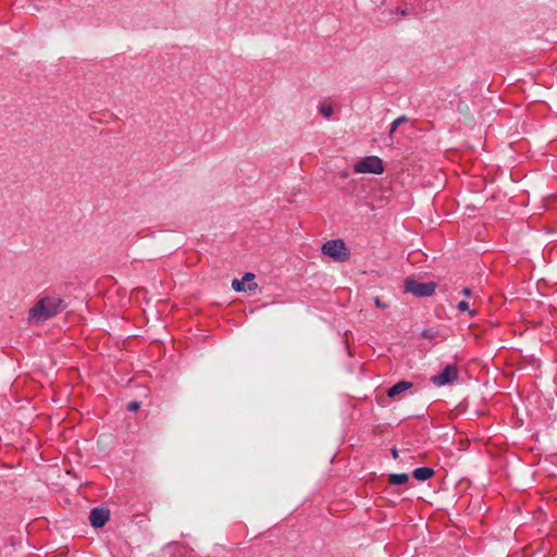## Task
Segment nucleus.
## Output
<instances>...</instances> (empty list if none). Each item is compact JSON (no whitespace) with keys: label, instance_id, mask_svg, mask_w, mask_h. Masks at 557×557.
Listing matches in <instances>:
<instances>
[{"label":"nucleus","instance_id":"nucleus-1","mask_svg":"<svg viewBox=\"0 0 557 557\" xmlns=\"http://www.w3.org/2000/svg\"><path fill=\"white\" fill-rule=\"evenodd\" d=\"M66 304L63 298L55 295H44L28 311V321L32 323H44L65 310Z\"/></svg>","mask_w":557,"mask_h":557},{"label":"nucleus","instance_id":"nucleus-2","mask_svg":"<svg viewBox=\"0 0 557 557\" xmlns=\"http://www.w3.org/2000/svg\"><path fill=\"white\" fill-rule=\"evenodd\" d=\"M321 251L336 262H346L350 258V252L343 239L327 240L322 245Z\"/></svg>","mask_w":557,"mask_h":557},{"label":"nucleus","instance_id":"nucleus-3","mask_svg":"<svg viewBox=\"0 0 557 557\" xmlns=\"http://www.w3.org/2000/svg\"><path fill=\"white\" fill-rule=\"evenodd\" d=\"M354 172L358 174H382L384 172L383 161L376 156L361 158L354 164Z\"/></svg>","mask_w":557,"mask_h":557},{"label":"nucleus","instance_id":"nucleus-4","mask_svg":"<svg viewBox=\"0 0 557 557\" xmlns=\"http://www.w3.org/2000/svg\"><path fill=\"white\" fill-rule=\"evenodd\" d=\"M404 288L406 293H410L417 297H428L434 294L436 289V283H422L414 278L408 277L404 282Z\"/></svg>","mask_w":557,"mask_h":557},{"label":"nucleus","instance_id":"nucleus-5","mask_svg":"<svg viewBox=\"0 0 557 557\" xmlns=\"http://www.w3.org/2000/svg\"><path fill=\"white\" fill-rule=\"evenodd\" d=\"M458 379V369L454 364H447L438 374L431 377V382L436 386L450 384Z\"/></svg>","mask_w":557,"mask_h":557},{"label":"nucleus","instance_id":"nucleus-6","mask_svg":"<svg viewBox=\"0 0 557 557\" xmlns=\"http://www.w3.org/2000/svg\"><path fill=\"white\" fill-rule=\"evenodd\" d=\"M110 518V510L104 507H96L90 510L89 521L90 524L98 529L102 528Z\"/></svg>","mask_w":557,"mask_h":557},{"label":"nucleus","instance_id":"nucleus-7","mask_svg":"<svg viewBox=\"0 0 557 557\" xmlns=\"http://www.w3.org/2000/svg\"><path fill=\"white\" fill-rule=\"evenodd\" d=\"M255 278V275L252 273H246L243 277V280L234 278L232 282V287L236 292H245V290H253L257 288V283H250L246 286V281H252Z\"/></svg>","mask_w":557,"mask_h":557},{"label":"nucleus","instance_id":"nucleus-8","mask_svg":"<svg viewBox=\"0 0 557 557\" xmlns=\"http://www.w3.org/2000/svg\"><path fill=\"white\" fill-rule=\"evenodd\" d=\"M412 387V383L408 381H399L396 384H394L392 387L387 391V396L389 398H395L396 396H399L404 392L410 389Z\"/></svg>","mask_w":557,"mask_h":557},{"label":"nucleus","instance_id":"nucleus-9","mask_svg":"<svg viewBox=\"0 0 557 557\" xmlns=\"http://www.w3.org/2000/svg\"><path fill=\"white\" fill-rule=\"evenodd\" d=\"M434 474V470L429 467L417 468L412 472V476L418 481H426L432 478Z\"/></svg>","mask_w":557,"mask_h":557},{"label":"nucleus","instance_id":"nucleus-10","mask_svg":"<svg viewBox=\"0 0 557 557\" xmlns=\"http://www.w3.org/2000/svg\"><path fill=\"white\" fill-rule=\"evenodd\" d=\"M409 475L407 473H392L388 475V482L392 485H401L407 483Z\"/></svg>","mask_w":557,"mask_h":557},{"label":"nucleus","instance_id":"nucleus-11","mask_svg":"<svg viewBox=\"0 0 557 557\" xmlns=\"http://www.w3.org/2000/svg\"><path fill=\"white\" fill-rule=\"evenodd\" d=\"M408 122V117L406 115H401L397 117L392 124L389 129V137L396 132V128L400 126V124Z\"/></svg>","mask_w":557,"mask_h":557},{"label":"nucleus","instance_id":"nucleus-12","mask_svg":"<svg viewBox=\"0 0 557 557\" xmlns=\"http://www.w3.org/2000/svg\"><path fill=\"white\" fill-rule=\"evenodd\" d=\"M457 309L460 311V312H466L468 311L470 313L471 317H474L476 314V312L474 310H470L469 308V304L468 301L466 300H461L458 302L457 305Z\"/></svg>","mask_w":557,"mask_h":557},{"label":"nucleus","instance_id":"nucleus-13","mask_svg":"<svg viewBox=\"0 0 557 557\" xmlns=\"http://www.w3.org/2000/svg\"><path fill=\"white\" fill-rule=\"evenodd\" d=\"M319 111H320V113H321L324 117L329 119V117H331V115H332V113H333V108H332V106H331V104L322 103V104L319 107Z\"/></svg>","mask_w":557,"mask_h":557},{"label":"nucleus","instance_id":"nucleus-14","mask_svg":"<svg viewBox=\"0 0 557 557\" xmlns=\"http://www.w3.org/2000/svg\"><path fill=\"white\" fill-rule=\"evenodd\" d=\"M436 332H434L432 329H424L421 332V337L426 339H432L435 336Z\"/></svg>","mask_w":557,"mask_h":557},{"label":"nucleus","instance_id":"nucleus-15","mask_svg":"<svg viewBox=\"0 0 557 557\" xmlns=\"http://www.w3.org/2000/svg\"><path fill=\"white\" fill-rule=\"evenodd\" d=\"M127 410L128 411H137L139 408H140V403L139 401H131L127 404Z\"/></svg>","mask_w":557,"mask_h":557},{"label":"nucleus","instance_id":"nucleus-16","mask_svg":"<svg viewBox=\"0 0 557 557\" xmlns=\"http://www.w3.org/2000/svg\"><path fill=\"white\" fill-rule=\"evenodd\" d=\"M374 304L380 309H386L387 308V305L384 304L379 297L374 298Z\"/></svg>","mask_w":557,"mask_h":557},{"label":"nucleus","instance_id":"nucleus-17","mask_svg":"<svg viewBox=\"0 0 557 557\" xmlns=\"http://www.w3.org/2000/svg\"><path fill=\"white\" fill-rule=\"evenodd\" d=\"M461 294H462L463 296H466V297H470V296H472V290H471V288H469V287H463V288L461 289Z\"/></svg>","mask_w":557,"mask_h":557},{"label":"nucleus","instance_id":"nucleus-18","mask_svg":"<svg viewBox=\"0 0 557 557\" xmlns=\"http://www.w3.org/2000/svg\"><path fill=\"white\" fill-rule=\"evenodd\" d=\"M393 456L396 458L397 457V450L396 449H393Z\"/></svg>","mask_w":557,"mask_h":557},{"label":"nucleus","instance_id":"nucleus-19","mask_svg":"<svg viewBox=\"0 0 557 557\" xmlns=\"http://www.w3.org/2000/svg\"><path fill=\"white\" fill-rule=\"evenodd\" d=\"M406 14H407L406 10H403L401 15H406Z\"/></svg>","mask_w":557,"mask_h":557}]
</instances>
